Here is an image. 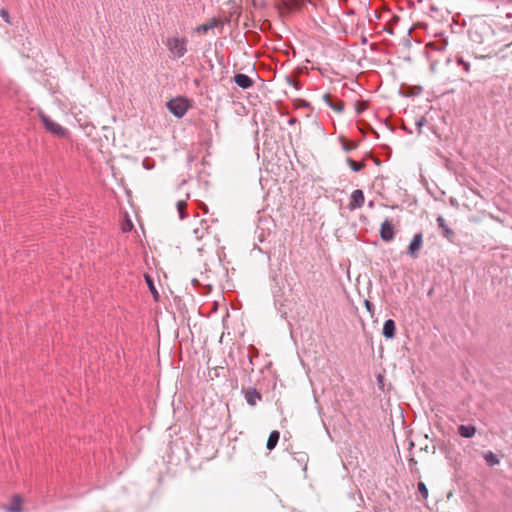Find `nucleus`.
<instances>
[{
  "label": "nucleus",
  "instance_id": "1",
  "mask_svg": "<svg viewBox=\"0 0 512 512\" xmlns=\"http://www.w3.org/2000/svg\"><path fill=\"white\" fill-rule=\"evenodd\" d=\"M170 55L174 59H180L187 53L188 39L185 36H179L178 34L167 37L164 41Z\"/></svg>",
  "mask_w": 512,
  "mask_h": 512
},
{
  "label": "nucleus",
  "instance_id": "2",
  "mask_svg": "<svg viewBox=\"0 0 512 512\" xmlns=\"http://www.w3.org/2000/svg\"><path fill=\"white\" fill-rule=\"evenodd\" d=\"M490 31V26L487 24H481L469 30V38L476 44H484L486 42V38L489 37Z\"/></svg>",
  "mask_w": 512,
  "mask_h": 512
},
{
  "label": "nucleus",
  "instance_id": "3",
  "mask_svg": "<svg viewBox=\"0 0 512 512\" xmlns=\"http://www.w3.org/2000/svg\"><path fill=\"white\" fill-rule=\"evenodd\" d=\"M39 117L47 131H49L50 133L57 135L59 137L66 136L67 130L65 128H63L61 125H59L58 123L54 122L49 116H47L43 112H40Z\"/></svg>",
  "mask_w": 512,
  "mask_h": 512
},
{
  "label": "nucleus",
  "instance_id": "4",
  "mask_svg": "<svg viewBox=\"0 0 512 512\" xmlns=\"http://www.w3.org/2000/svg\"><path fill=\"white\" fill-rule=\"evenodd\" d=\"M168 110L176 117L181 118L188 110V104L185 99H172L167 102Z\"/></svg>",
  "mask_w": 512,
  "mask_h": 512
},
{
  "label": "nucleus",
  "instance_id": "5",
  "mask_svg": "<svg viewBox=\"0 0 512 512\" xmlns=\"http://www.w3.org/2000/svg\"><path fill=\"white\" fill-rule=\"evenodd\" d=\"M394 226L391 220L386 219L382 222L380 228V237L385 242H390L394 238Z\"/></svg>",
  "mask_w": 512,
  "mask_h": 512
},
{
  "label": "nucleus",
  "instance_id": "6",
  "mask_svg": "<svg viewBox=\"0 0 512 512\" xmlns=\"http://www.w3.org/2000/svg\"><path fill=\"white\" fill-rule=\"evenodd\" d=\"M422 244H423V235L422 233H416L409 246H408V254L411 256V257H416L417 256V253L420 251V249L422 248Z\"/></svg>",
  "mask_w": 512,
  "mask_h": 512
},
{
  "label": "nucleus",
  "instance_id": "7",
  "mask_svg": "<svg viewBox=\"0 0 512 512\" xmlns=\"http://www.w3.org/2000/svg\"><path fill=\"white\" fill-rule=\"evenodd\" d=\"M365 197L364 193L360 189H356L352 192L350 197L349 209L354 210L361 208L364 205Z\"/></svg>",
  "mask_w": 512,
  "mask_h": 512
},
{
  "label": "nucleus",
  "instance_id": "8",
  "mask_svg": "<svg viewBox=\"0 0 512 512\" xmlns=\"http://www.w3.org/2000/svg\"><path fill=\"white\" fill-rule=\"evenodd\" d=\"M223 21L219 18H212L209 22L201 24L195 28L196 33H206L211 29H214L218 26H222Z\"/></svg>",
  "mask_w": 512,
  "mask_h": 512
},
{
  "label": "nucleus",
  "instance_id": "9",
  "mask_svg": "<svg viewBox=\"0 0 512 512\" xmlns=\"http://www.w3.org/2000/svg\"><path fill=\"white\" fill-rule=\"evenodd\" d=\"M233 81L242 89H248L254 84V81L248 75L242 73L236 74Z\"/></svg>",
  "mask_w": 512,
  "mask_h": 512
},
{
  "label": "nucleus",
  "instance_id": "10",
  "mask_svg": "<svg viewBox=\"0 0 512 512\" xmlns=\"http://www.w3.org/2000/svg\"><path fill=\"white\" fill-rule=\"evenodd\" d=\"M437 221V224H438V227L441 229L442 231V235L443 237H445L446 239H448L449 241H452V238L454 237V231L448 227V225L446 224V221L444 219L443 216L439 215L436 219Z\"/></svg>",
  "mask_w": 512,
  "mask_h": 512
},
{
  "label": "nucleus",
  "instance_id": "11",
  "mask_svg": "<svg viewBox=\"0 0 512 512\" xmlns=\"http://www.w3.org/2000/svg\"><path fill=\"white\" fill-rule=\"evenodd\" d=\"M323 100L335 112L341 113L344 110V102L341 100L334 101L330 94H324Z\"/></svg>",
  "mask_w": 512,
  "mask_h": 512
},
{
  "label": "nucleus",
  "instance_id": "12",
  "mask_svg": "<svg viewBox=\"0 0 512 512\" xmlns=\"http://www.w3.org/2000/svg\"><path fill=\"white\" fill-rule=\"evenodd\" d=\"M395 332H396V324H395L394 320L387 319L384 322L383 328H382L383 336L387 339H392L395 337Z\"/></svg>",
  "mask_w": 512,
  "mask_h": 512
},
{
  "label": "nucleus",
  "instance_id": "13",
  "mask_svg": "<svg viewBox=\"0 0 512 512\" xmlns=\"http://www.w3.org/2000/svg\"><path fill=\"white\" fill-rule=\"evenodd\" d=\"M262 396L256 389H248L245 392V399L250 406H255Z\"/></svg>",
  "mask_w": 512,
  "mask_h": 512
},
{
  "label": "nucleus",
  "instance_id": "14",
  "mask_svg": "<svg viewBox=\"0 0 512 512\" xmlns=\"http://www.w3.org/2000/svg\"><path fill=\"white\" fill-rule=\"evenodd\" d=\"M7 512H21L22 511V499L19 495H15L10 505L5 507Z\"/></svg>",
  "mask_w": 512,
  "mask_h": 512
},
{
  "label": "nucleus",
  "instance_id": "15",
  "mask_svg": "<svg viewBox=\"0 0 512 512\" xmlns=\"http://www.w3.org/2000/svg\"><path fill=\"white\" fill-rule=\"evenodd\" d=\"M458 433L463 438H471L476 433V428L473 425H460L458 427Z\"/></svg>",
  "mask_w": 512,
  "mask_h": 512
},
{
  "label": "nucleus",
  "instance_id": "16",
  "mask_svg": "<svg viewBox=\"0 0 512 512\" xmlns=\"http://www.w3.org/2000/svg\"><path fill=\"white\" fill-rule=\"evenodd\" d=\"M280 438V433L276 430L272 431L268 437L266 447L268 450H273Z\"/></svg>",
  "mask_w": 512,
  "mask_h": 512
},
{
  "label": "nucleus",
  "instance_id": "17",
  "mask_svg": "<svg viewBox=\"0 0 512 512\" xmlns=\"http://www.w3.org/2000/svg\"><path fill=\"white\" fill-rule=\"evenodd\" d=\"M483 458L489 466H495L500 463L499 457L492 451H487L483 454Z\"/></svg>",
  "mask_w": 512,
  "mask_h": 512
},
{
  "label": "nucleus",
  "instance_id": "18",
  "mask_svg": "<svg viewBox=\"0 0 512 512\" xmlns=\"http://www.w3.org/2000/svg\"><path fill=\"white\" fill-rule=\"evenodd\" d=\"M186 207H187V203L186 201L184 200H179L176 204V208H177V211L179 213V218L181 220L185 219L187 214H186Z\"/></svg>",
  "mask_w": 512,
  "mask_h": 512
},
{
  "label": "nucleus",
  "instance_id": "19",
  "mask_svg": "<svg viewBox=\"0 0 512 512\" xmlns=\"http://www.w3.org/2000/svg\"><path fill=\"white\" fill-rule=\"evenodd\" d=\"M348 166L354 171V172H359L361 171L364 167H365V163L361 162H357V161H354L353 159L351 158H347L346 160Z\"/></svg>",
  "mask_w": 512,
  "mask_h": 512
},
{
  "label": "nucleus",
  "instance_id": "20",
  "mask_svg": "<svg viewBox=\"0 0 512 512\" xmlns=\"http://www.w3.org/2000/svg\"><path fill=\"white\" fill-rule=\"evenodd\" d=\"M455 61H456L457 65L461 66L466 73L470 72V67H471L470 63L468 61H466L462 56L457 55L455 57Z\"/></svg>",
  "mask_w": 512,
  "mask_h": 512
},
{
  "label": "nucleus",
  "instance_id": "21",
  "mask_svg": "<svg viewBox=\"0 0 512 512\" xmlns=\"http://www.w3.org/2000/svg\"><path fill=\"white\" fill-rule=\"evenodd\" d=\"M418 492L421 494V496L426 499L428 497V489L423 482H418L417 484Z\"/></svg>",
  "mask_w": 512,
  "mask_h": 512
},
{
  "label": "nucleus",
  "instance_id": "22",
  "mask_svg": "<svg viewBox=\"0 0 512 512\" xmlns=\"http://www.w3.org/2000/svg\"><path fill=\"white\" fill-rule=\"evenodd\" d=\"M146 280H147V284L149 286V290L150 292L152 293V295L154 296L155 299H157L158 297V292L154 286V283L152 281V279L150 277H146Z\"/></svg>",
  "mask_w": 512,
  "mask_h": 512
},
{
  "label": "nucleus",
  "instance_id": "23",
  "mask_svg": "<svg viewBox=\"0 0 512 512\" xmlns=\"http://www.w3.org/2000/svg\"><path fill=\"white\" fill-rule=\"evenodd\" d=\"M356 147H357V144L354 142H343L342 143V148L346 152H350V151L354 150Z\"/></svg>",
  "mask_w": 512,
  "mask_h": 512
},
{
  "label": "nucleus",
  "instance_id": "24",
  "mask_svg": "<svg viewBox=\"0 0 512 512\" xmlns=\"http://www.w3.org/2000/svg\"><path fill=\"white\" fill-rule=\"evenodd\" d=\"M203 230H204V228H203V227H201V228H195V229L193 230V233H194V235H195V237H196L197 239H201V238L203 237Z\"/></svg>",
  "mask_w": 512,
  "mask_h": 512
},
{
  "label": "nucleus",
  "instance_id": "25",
  "mask_svg": "<svg viewBox=\"0 0 512 512\" xmlns=\"http://www.w3.org/2000/svg\"><path fill=\"white\" fill-rule=\"evenodd\" d=\"M426 123V119L424 117H421L416 121V126L418 129V133H421V127Z\"/></svg>",
  "mask_w": 512,
  "mask_h": 512
},
{
  "label": "nucleus",
  "instance_id": "26",
  "mask_svg": "<svg viewBox=\"0 0 512 512\" xmlns=\"http://www.w3.org/2000/svg\"><path fill=\"white\" fill-rule=\"evenodd\" d=\"M0 14H1L2 18L4 19V21L6 23H10V17H9V14H8V12L6 10L2 9L0 11Z\"/></svg>",
  "mask_w": 512,
  "mask_h": 512
},
{
  "label": "nucleus",
  "instance_id": "27",
  "mask_svg": "<svg viewBox=\"0 0 512 512\" xmlns=\"http://www.w3.org/2000/svg\"><path fill=\"white\" fill-rule=\"evenodd\" d=\"M143 167H144L145 169H147V170H150V169H152V168H153V165L149 163V160H148V159H145V160L143 161Z\"/></svg>",
  "mask_w": 512,
  "mask_h": 512
},
{
  "label": "nucleus",
  "instance_id": "28",
  "mask_svg": "<svg viewBox=\"0 0 512 512\" xmlns=\"http://www.w3.org/2000/svg\"><path fill=\"white\" fill-rule=\"evenodd\" d=\"M365 306H366L367 310H369V311H371V309L373 307L372 303L368 300L365 301Z\"/></svg>",
  "mask_w": 512,
  "mask_h": 512
},
{
  "label": "nucleus",
  "instance_id": "29",
  "mask_svg": "<svg viewBox=\"0 0 512 512\" xmlns=\"http://www.w3.org/2000/svg\"><path fill=\"white\" fill-rule=\"evenodd\" d=\"M126 227L127 228H124V231L130 230L133 227V225H132V223L130 221H128V223L126 224Z\"/></svg>",
  "mask_w": 512,
  "mask_h": 512
},
{
  "label": "nucleus",
  "instance_id": "30",
  "mask_svg": "<svg viewBox=\"0 0 512 512\" xmlns=\"http://www.w3.org/2000/svg\"><path fill=\"white\" fill-rule=\"evenodd\" d=\"M450 204L453 205V206H457L458 205V202L456 199L454 198H450Z\"/></svg>",
  "mask_w": 512,
  "mask_h": 512
},
{
  "label": "nucleus",
  "instance_id": "31",
  "mask_svg": "<svg viewBox=\"0 0 512 512\" xmlns=\"http://www.w3.org/2000/svg\"><path fill=\"white\" fill-rule=\"evenodd\" d=\"M409 462H410V464H416V461H415L413 458H411V459L409 460Z\"/></svg>",
  "mask_w": 512,
  "mask_h": 512
},
{
  "label": "nucleus",
  "instance_id": "32",
  "mask_svg": "<svg viewBox=\"0 0 512 512\" xmlns=\"http://www.w3.org/2000/svg\"><path fill=\"white\" fill-rule=\"evenodd\" d=\"M295 122H296V119H291V120L289 121V123H290V124H293V123H295Z\"/></svg>",
  "mask_w": 512,
  "mask_h": 512
},
{
  "label": "nucleus",
  "instance_id": "33",
  "mask_svg": "<svg viewBox=\"0 0 512 512\" xmlns=\"http://www.w3.org/2000/svg\"><path fill=\"white\" fill-rule=\"evenodd\" d=\"M373 205H374L373 201H370L368 204L369 207H373Z\"/></svg>",
  "mask_w": 512,
  "mask_h": 512
},
{
  "label": "nucleus",
  "instance_id": "34",
  "mask_svg": "<svg viewBox=\"0 0 512 512\" xmlns=\"http://www.w3.org/2000/svg\"><path fill=\"white\" fill-rule=\"evenodd\" d=\"M361 111H362V107H359L358 113H361Z\"/></svg>",
  "mask_w": 512,
  "mask_h": 512
},
{
  "label": "nucleus",
  "instance_id": "35",
  "mask_svg": "<svg viewBox=\"0 0 512 512\" xmlns=\"http://www.w3.org/2000/svg\"><path fill=\"white\" fill-rule=\"evenodd\" d=\"M361 111H362V107H359L358 113H361Z\"/></svg>",
  "mask_w": 512,
  "mask_h": 512
}]
</instances>
